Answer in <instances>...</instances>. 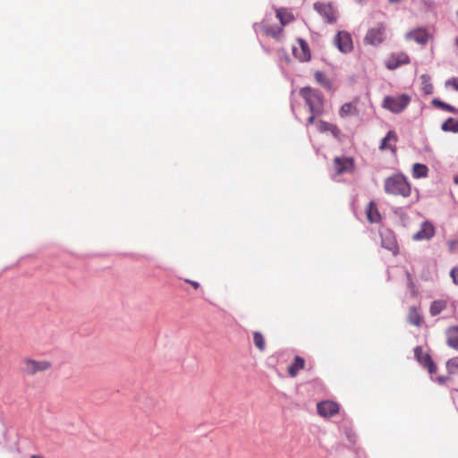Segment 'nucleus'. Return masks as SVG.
I'll return each instance as SVG.
<instances>
[{
  "label": "nucleus",
  "mask_w": 458,
  "mask_h": 458,
  "mask_svg": "<svg viewBox=\"0 0 458 458\" xmlns=\"http://www.w3.org/2000/svg\"><path fill=\"white\" fill-rule=\"evenodd\" d=\"M385 191L387 194L409 197L411 195V186L405 176L401 174H395L387 177L384 183Z\"/></svg>",
  "instance_id": "f257e3e1"
},
{
  "label": "nucleus",
  "mask_w": 458,
  "mask_h": 458,
  "mask_svg": "<svg viewBox=\"0 0 458 458\" xmlns=\"http://www.w3.org/2000/svg\"><path fill=\"white\" fill-rule=\"evenodd\" d=\"M300 94L305 99L311 114L323 113L324 98L319 90L306 87L300 90Z\"/></svg>",
  "instance_id": "f03ea898"
},
{
  "label": "nucleus",
  "mask_w": 458,
  "mask_h": 458,
  "mask_svg": "<svg viewBox=\"0 0 458 458\" xmlns=\"http://www.w3.org/2000/svg\"><path fill=\"white\" fill-rule=\"evenodd\" d=\"M411 102V97L408 94L397 96H386L382 102V107L394 114L402 113Z\"/></svg>",
  "instance_id": "7ed1b4c3"
},
{
  "label": "nucleus",
  "mask_w": 458,
  "mask_h": 458,
  "mask_svg": "<svg viewBox=\"0 0 458 458\" xmlns=\"http://www.w3.org/2000/svg\"><path fill=\"white\" fill-rule=\"evenodd\" d=\"M386 25L383 22L377 23L375 27L370 28L365 37V44L377 47L386 38Z\"/></svg>",
  "instance_id": "20e7f679"
},
{
  "label": "nucleus",
  "mask_w": 458,
  "mask_h": 458,
  "mask_svg": "<svg viewBox=\"0 0 458 458\" xmlns=\"http://www.w3.org/2000/svg\"><path fill=\"white\" fill-rule=\"evenodd\" d=\"M22 371L30 376L35 375L38 372H43L49 369L52 364L47 360H37L30 358H25L22 360Z\"/></svg>",
  "instance_id": "39448f33"
},
{
  "label": "nucleus",
  "mask_w": 458,
  "mask_h": 458,
  "mask_svg": "<svg viewBox=\"0 0 458 458\" xmlns=\"http://www.w3.org/2000/svg\"><path fill=\"white\" fill-rule=\"evenodd\" d=\"M334 43L339 51L344 54L350 53L353 49L352 36L344 30L338 31L334 38Z\"/></svg>",
  "instance_id": "423d86ee"
},
{
  "label": "nucleus",
  "mask_w": 458,
  "mask_h": 458,
  "mask_svg": "<svg viewBox=\"0 0 458 458\" xmlns=\"http://www.w3.org/2000/svg\"><path fill=\"white\" fill-rule=\"evenodd\" d=\"M414 355L419 363L428 369V371L431 376L437 372V366L431 356L428 352H424L420 346H417L414 349Z\"/></svg>",
  "instance_id": "0eeeda50"
},
{
  "label": "nucleus",
  "mask_w": 458,
  "mask_h": 458,
  "mask_svg": "<svg viewBox=\"0 0 458 458\" xmlns=\"http://www.w3.org/2000/svg\"><path fill=\"white\" fill-rule=\"evenodd\" d=\"M314 9L323 16L328 23H334L337 20V12L331 4L316 3Z\"/></svg>",
  "instance_id": "6e6552de"
},
{
  "label": "nucleus",
  "mask_w": 458,
  "mask_h": 458,
  "mask_svg": "<svg viewBox=\"0 0 458 458\" xmlns=\"http://www.w3.org/2000/svg\"><path fill=\"white\" fill-rule=\"evenodd\" d=\"M380 235L382 247L396 255L399 252V248L394 233L390 230H384Z\"/></svg>",
  "instance_id": "1a4fd4ad"
},
{
  "label": "nucleus",
  "mask_w": 458,
  "mask_h": 458,
  "mask_svg": "<svg viewBox=\"0 0 458 458\" xmlns=\"http://www.w3.org/2000/svg\"><path fill=\"white\" fill-rule=\"evenodd\" d=\"M429 33L425 28H417L406 33L407 40H413L420 45H426L429 39Z\"/></svg>",
  "instance_id": "9d476101"
},
{
  "label": "nucleus",
  "mask_w": 458,
  "mask_h": 458,
  "mask_svg": "<svg viewBox=\"0 0 458 458\" xmlns=\"http://www.w3.org/2000/svg\"><path fill=\"white\" fill-rule=\"evenodd\" d=\"M293 55L301 62H307L310 59V51L305 40L299 38L297 46L293 47Z\"/></svg>",
  "instance_id": "9b49d317"
},
{
  "label": "nucleus",
  "mask_w": 458,
  "mask_h": 458,
  "mask_svg": "<svg viewBox=\"0 0 458 458\" xmlns=\"http://www.w3.org/2000/svg\"><path fill=\"white\" fill-rule=\"evenodd\" d=\"M317 409L320 416L327 418L339 411V405L332 401H323L318 403Z\"/></svg>",
  "instance_id": "f8f14e48"
},
{
  "label": "nucleus",
  "mask_w": 458,
  "mask_h": 458,
  "mask_svg": "<svg viewBox=\"0 0 458 458\" xmlns=\"http://www.w3.org/2000/svg\"><path fill=\"white\" fill-rule=\"evenodd\" d=\"M410 62V58L405 53H396L390 55L386 61V66L389 70H394L403 64Z\"/></svg>",
  "instance_id": "ddd939ff"
},
{
  "label": "nucleus",
  "mask_w": 458,
  "mask_h": 458,
  "mask_svg": "<svg viewBox=\"0 0 458 458\" xmlns=\"http://www.w3.org/2000/svg\"><path fill=\"white\" fill-rule=\"evenodd\" d=\"M334 166L337 174L351 173L353 170V160L350 157H335Z\"/></svg>",
  "instance_id": "4468645a"
},
{
  "label": "nucleus",
  "mask_w": 458,
  "mask_h": 458,
  "mask_svg": "<svg viewBox=\"0 0 458 458\" xmlns=\"http://www.w3.org/2000/svg\"><path fill=\"white\" fill-rule=\"evenodd\" d=\"M434 234V226L429 222H423L420 229L412 236V239L414 241L429 240Z\"/></svg>",
  "instance_id": "2eb2a0df"
},
{
  "label": "nucleus",
  "mask_w": 458,
  "mask_h": 458,
  "mask_svg": "<svg viewBox=\"0 0 458 458\" xmlns=\"http://www.w3.org/2000/svg\"><path fill=\"white\" fill-rule=\"evenodd\" d=\"M253 29L255 31L262 30L267 35H269L276 38H279L282 34V31H283L282 27H278V26L265 27V25L263 23H254Z\"/></svg>",
  "instance_id": "dca6fc26"
},
{
  "label": "nucleus",
  "mask_w": 458,
  "mask_h": 458,
  "mask_svg": "<svg viewBox=\"0 0 458 458\" xmlns=\"http://www.w3.org/2000/svg\"><path fill=\"white\" fill-rule=\"evenodd\" d=\"M397 140V136L392 131H389L386 137L382 140L380 144L381 149H389L393 153L395 152V143Z\"/></svg>",
  "instance_id": "f3484780"
},
{
  "label": "nucleus",
  "mask_w": 458,
  "mask_h": 458,
  "mask_svg": "<svg viewBox=\"0 0 458 458\" xmlns=\"http://www.w3.org/2000/svg\"><path fill=\"white\" fill-rule=\"evenodd\" d=\"M367 218L370 223H378L381 220V215L373 201H370L366 209Z\"/></svg>",
  "instance_id": "a211bd4d"
},
{
  "label": "nucleus",
  "mask_w": 458,
  "mask_h": 458,
  "mask_svg": "<svg viewBox=\"0 0 458 458\" xmlns=\"http://www.w3.org/2000/svg\"><path fill=\"white\" fill-rule=\"evenodd\" d=\"M447 344L458 351V327H452L447 331Z\"/></svg>",
  "instance_id": "6ab92c4d"
},
{
  "label": "nucleus",
  "mask_w": 458,
  "mask_h": 458,
  "mask_svg": "<svg viewBox=\"0 0 458 458\" xmlns=\"http://www.w3.org/2000/svg\"><path fill=\"white\" fill-rule=\"evenodd\" d=\"M447 302L444 300H436L434 301L429 309L430 315L435 317L438 314H440L445 308H446Z\"/></svg>",
  "instance_id": "aec40b11"
},
{
  "label": "nucleus",
  "mask_w": 458,
  "mask_h": 458,
  "mask_svg": "<svg viewBox=\"0 0 458 458\" xmlns=\"http://www.w3.org/2000/svg\"><path fill=\"white\" fill-rule=\"evenodd\" d=\"M304 360L299 356H296L293 363L288 368L290 376L295 377L297 373L304 368Z\"/></svg>",
  "instance_id": "412c9836"
},
{
  "label": "nucleus",
  "mask_w": 458,
  "mask_h": 458,
  "mask_svg": "<svg viewBox=\"0 0 458 458\" xmlns=\"http://www.w3.org/2000/svg\"><path fill=\"white\" fill-rule=\"evenodd\" d=\"M409 322L414 326H420L422 322V317L416 307H411L408 314Z\"/></svg>",
  "instance_id": "4be33fe9"
},
{
  "label": "nucleus",
  "mask_w": 458,
  "mask_h": 458,
  "mask_svg": "<svg viewBox=\"0 0 458 458\" xmlns=\"http://www.w3.org/2000/svg\"><path fill=\"white\" fill-rule=\"evenodd\" d=\"M276 17L282 26H284L293 21V16L286 9L281 8L276 11Z\"/></svg>",
  "instance_id": "5701e85b"
},
{
  "label": "nucleus",
  "mask_w": 458,
  "mask_h": 458,
  "mask_svg": "<svg viewBox=\"0 0 458 458\" xmlns=\"http://www.w3.org/2000/svg\"><path fill=\"white\" fill-rule=\"evenodd\" d=\"M357 114V108L352 103H345L342 106L339 111V115L342 118H345L350 115H354Z\"/></svg>",
  "instance_id": "b1692460"
},
{
  "label": "nucleus",
  "mask_w": 458,
  "mask_h": 458,
  "mask_svg": "<svg viewBox=\"0 0 458 458\" xmlns=\"http://www.w3.org/2000/svg\"><path fill=\"white\" fill-rule=\"evenodd\" d=\"M428 169L427 165L416 163L412 167V176L414 178H424L428 176Z\"/></svg>",
  "instance_id": "393cba45"
},
{
  "label": "nucleus",
  "mask_w": 458,
  "mask_h": 458,
  "mask_svg": "<svg viewBox=\"0 0 458 458\" xmlns=\"http://www.w3.org/2000/svg\"><path fill=\"white\" fill-rule=\"evenodd\" d=\"M444 131L458 132V120L448 118L441 126Z\"/></svg>",
  "instance_id": "a878e982"
},
{
  "label": "nucleus",
  "mask_w": 458,
  "mask_h": 458,
  "mask_svg": "<svg viewBox=\"0 0 458 458\" xmlns=\"http://www.w3.org/2000/svg\"><path fill=\"white\" fill-rule=\"evenodd\" d=\"M314 76H315L317 82L319 83L321 86H323L324 88L328 89H331V82L327 78V76L325 75L324 72L317 71L315 72Z\"/></svg>",
  "instance_id": "bb28decb"
},
{
  "label": "nucleus",
  "mask_w": 458,
  "mask_h": 458,
  "mask_svg": "<svg viewBox=\"0 0 458 458\" xmlns=\"http://www.w3.org/2000/svg\"><path fill=\"white\" fill-rule=\"evenodd\" d=\"M432 104H433V106H435L437 107H439V108H442L444 110H446L448 112H451V113H454V114L457 113V109L454 106H451L449 104H446V103H445V102H443V101H441V100H439L437 98L433 99L432 100Z\"/></svg>",
  "instance_id": "cd10ccee"
},
{
  "label": "nucleus",
  "mask_w": 458,
  "mask_h": 458,
  "mask_svg": "<svg viewBox=\"0 0 458 458\" xmlns=\"http://www.w3.org/2000/svg\"><path fill=\"white\" fill-rule=\"evenodd\" d=\"M253 341L259 351L263 352L265 350V339L259 332L253 334Z\"/></svg>",
  "instance_id": "c85d7f7f"
},
{
  "label": "nucleus",
  "mask_w": 458,
  "mask_h": 458,
  "mask_svg": "<svg viewBox=\"0 0 458 458\" xmlns=\"http://www.w3.org/2000/svg\"><path fill=\"white\" fill-rule=\"evenodd\" d=\"M446 369L450 374H454L458 371V357L452 358L446 362Z\"/></svg>",
  "instance_id": "c756f323"
},
{
  "label": "nucleus",
  "mask_w": 458,
  "mask_h": 458,
  "mask_svg": "<svg viewBox=\"0 0 458 458\" xmlns=\"http://www.w3.org/2000/svg\"><path fill=\"white\" fill-rule=\"evenodd\" d=\"M318 129L320 132H326L330 130L331 123L325 121H318L317 123Z\"/></svg>",
  "instance_id": "7c9ffc66"
},
{
  "label": "nucleus",
  "mask_w": 458,
  "mask_h": 458,
  "mask_svg": "<svg viewBox=\"0 0 458 458\" xmlns=\"http://www.w3.org/2000/svg\"><path fill=\"white\" fill-rule=\"evenodd\" d=\"M445 86L452 87L458 91V77H454L446 81Z\"/></svg>",
  "instance_id": "2f4dec72"
},
{
  "label": "nucleus",
  "mask_w": 458,
  "mask_h": 458,
  "mask_svg": "<svg viewBox=\"0 0 458 458\" xmlns=\"http://www.w3.org/2000/svg\"><path fill=\"white\" fill-rule=\"evenodd\" d=\"M450 276L453 279V282L455 284H458V267H456L451 270Z\"/></svg>",
  "instance_id": "473e14b6"
},
{
  "label": "nucleus",
  "mask_w": 458,
  "mask_h": 458,
  "mask_svg": "<svg viewBox=\"0 0 458 458\" xmlns=\"http://www.w3.org/2000/svg\"><path fill=\"white\" fill-rule=\"evenodd\" d=\"M328 131H330L332 133V135L335 138H337L340 134L339 129L336 127V125L332 124V123L330 126V130H328Z\"/></svg>",
  "instance_id": "72a5a7b5"
},
{
  "label": "nucleus",
  "mask_w": 458,
  "mask_h": 458,
  "mask_svg": "<svg viewBox=\"0 0 458 458\" xmlns=\"http://www.w3.org/2000/svg\"><path fill=\"white\" fill-rule=\"evenodd\" d=\"M321 114H311V115L309 117L308 121H307V124L310 125V124H312L315 121V117L318 116V115H320Z\"/></svg>",
  "instance_id": "f704fd0d"
},
{
  "label": "nucleus",
  "mask_w": 458,
  "mask_h": 458,
  "mask_svg": "<svg viewBox=\"0 0 458 458\" xmlns=\"http://www.w3.org/2000/svg\"><path fill=\"white\" fill-rule=\"evenodd\" d=\"M448 379L447 377H437L435 378L436 381H437L439 384H444Z\"/></svg>",
  "instance_id": "c9c22d12"
},
{
  "label": "nucleus",
  "mask_w": 458,
  "mask_h": 458,
  "mask_svg": "<svg viewBox=\"0 0 458 458\" xmlns=\"http://www.w3.org/2000/svg\"><path fill=\"white\" fill-rule=\"evenodd\" d=\"M456 245H457V242H455V241L450 242H449V248H450V250H454L455 249Z\"/></svg>",
  "instance_id": "e433bc0d"
},
{
  "label": "nucleus",
  "mask_w": 458,
  "mask_h": 458,
  "mask_svg": "<svg viewBox=\"0 0 458 458\" xmlns=\"http://www.w3.org/2000/svg\"><path fill=\"white\" fill-rule=\"evenodd\" d=\"M186 282L190 283L196 289L199 287V284L198 282L191 281V280H187Z\"/></svg>",
  "instance_id": "4c0bfd02"
},
{
  "label": "nucleus",
  "mask_w": 458,
  "mask_h": 458,
  "mask_svg": "<svg viewBox=\"0 0 458 458\" xmlns=\"http://www.w3.org/2000/svg\"><path fill=\"white\" fill-rule=\"evenodd\" d=\"M430 90H431V86H429V88L426 87V89H425L426 93H430Z\"/></svg>",
  "instance_id": "58836bf2"
},
{
  "label": "nucleus",
  "mask_w": 458,
  "mask_h": 458,
  "mask_svg": "<svg viewBox=\"0 0 458 458\" xmlns=\"http://www.w3.org/2000/svg\"><path fill=\"white\" fill-rule=\"evenodd\" d=\"M454 182L458 184V175L454 178Z\"/></svg>",
  "instance_id": "ea45409f"
},
{
  "label": "nucleus",
  "mask_w": 458,
  "mask_h": 458,
  "mask_svg": "<svg viewBox=\"0 0 458 458\" xmlns=\"http://www.w3.org/2000/svg\"><path fill=\"white\" fill-rule=\"evenodd\" d=\"M30 458H41V457H39V456H36V455H33V456H31Z\"/></svg>",
  "instance_id": "a19ab883"
}]
</instances>
